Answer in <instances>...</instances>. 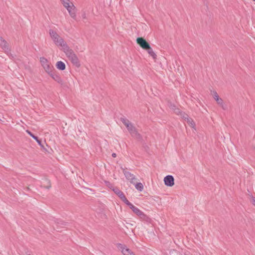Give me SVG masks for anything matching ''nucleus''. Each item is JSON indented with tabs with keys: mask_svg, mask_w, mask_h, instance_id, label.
I'll return each instance as SVG.
<instances>
[{
	"mask_svg": "<svg viewBox=\"0 0 255 255\" xmlns=\"http://www.w3.org/2000/svg\"><path fill=\"white\" fill-rule=\"evenodd\" d=\"M136 42L142 49L146 50L153 59L155 60L156 59V54L151 48L150 44L143 37H137Z\"/></svg>",
	"mask_w": 255,
	"mask_h": 255,
	"instance_id": "f257e3e1",
	"label": "nucleus"
},
{
	"mask_svg": "<svg viewBox=\"0 0 255 255\" xmlns=\"http://www.w3.org/2000/svg\"><path fill=\"white\" fill-rule=\"evenodd\" d=\"M63 6L67 9L70 15L74 19L76 18V8L70 0H60Z\"/></svg>",
	"mask_w": 255,
	"mask_h": 255,
	"instance_id": "f03ea898",
	"label": "nucleus"
},
{
	"mask_svg": "<svg viewBox=\"0 0 255 255\" xmlns=\"http://www.w3.org/2000/svg\"><path fill=\"white\" fill-rule=\"evenodd\" d=\"M49 34L50 35V37L53 40L54 43L57 46L61 47L66 43L64 39L62 38H61L56 31L52 29H50Z\"/></svg>",
	"mask_w": 255,
	"mask_h": 255,
	"instance_id": "7ed1b4c3",
	"label": "nucleus"
},
{
	"mask_svg": "<svg viewBox=\"0 0 255 255\" xmlns=\"http://www.w3.org/2000/svg\"><path fill=\"white\" fill-rule=\"evenodd\" d=\"M40 61L45 72L48 74L54 70L53 66L48 62L47 59L45 57H40Z\"/></svg>",
	"mask_w": 255,
	"mask_h": 255,
	"instance_id": "20e7f679",
	"label": "nucleus"
},
{
	"mask_svg": "<svg viewBox=\"0 0 255 255\" xmlns=\"http://www.w3.org/2000/svg\"><path fill=\"white\" fill-rule=\"evenodd\" d=\"M131 136L135 139L140 141L142 139L141 135L137 131L135 127L132 125L131 127L128 130Z\"/></svg>",
	"mask_w": 255,
	"mask_h": 255,
	"instance_id": "39448f33",
	"label": "nucleus"
},
{
	"mask_svg": "<svg viewBox=\"0 0 255 255\" xmlns=\"http://www.w3.org/2000/svg\"><path fill=\"white\" fill-rule=\"evenodd\" d=\"M121 169L123 170V173L124 174L126 179L129 180L130 183L135 184V180L136 179L135 175L127 171L126 168L121 167Z\"/></svg>",
	"mask_w": 255,
	"mask_h": 255,
	"instance_id": "423d86ee",
	"label": "nucleus"
},
{
	"mask_svg": "<svg viewBox=\"0 0 255 255\" xmlns=\"http://www.w3.org/2000/svg\"><path fill=\"white\" fill-rule=\"evenodd\" d=\"M117 247L119 250H121V252L124 255H135L130 250L127 248L124 245L118 243L117 245Z\"/></svg>",
	"mask_w": 255,
	"mask_h": 255,
	"instance_id": "0eeeda50",
	"label": "nucleus"
},
{
	"mask_svg": "<svg viewBox=\"0 0 255 255\" xmlns=\"http://www.w3.org/2000/svg\"><path fill=\"white\" fill-rule=\"evenodd\" d=\"M49 76L56 82L60 84L61 85H63L64 84V82L63 80L61 79L60 75L57 74V73L53 70L51 71V72L48 74Z\"/></svg>",
	"mask_w": 255,
	"mask_h": 255,
	"instance_id": "6e6552de",
	"label": "nucleus"
},
{
	"mask_svg": "<svg viewBox=\"0 0 255 255\" xmlns=\"http://www.w3.org/2000/svg\"><path fill=\"white\" fill-rule=\"evenodd\" d=\"M164 182L166 186L172 187L174 184V178L172 175H167L164 178Z\"/></svg>",
	"mask_w": 255,
	"mask_h": 255,
	"instance_id": "1a4fd4ad",
	"label": "nucleus"
},
{
	"mask_svg": "<svg viewBox=\"0 0 255 255\" xmlns=\"http://www.w3.org/2000/svg\"><path fill=\"white\" fill-rule=\"evenodd\" d=\"M63 52L65 53L68 58L72 56L75 53L73 50L70 48L66 42L62 46Z\"/></svg>",
	"mask_w": 255,
	"mask_h": 255,
	"instance_id": "9d476101",
	"label": "nucleus"
},
{
	"mask_svg": "<svg viewBox=\"0 0 255 255\" xmlns=\"http://www.w3.org/2000/svg\"><path fill=\"white\" fill-rule=\"evenodd\" d=\"M0 46L6 53L10 52L8 44L1 36H0Z\"/></svg>",
	"mask_w": 255,
	"mask_h": 255,
	"instance_id": "9b49d317",
	"label": "nucleus"
},
{
	"mask_svg": "<svg viewBox=\"0 0 255 255\" xmlns=\"http://www.w3.org/2000/svg\"><path fill=\"white\" fill-rule=\"evenodd\" d=\"M213 97L218 105H220L223 109L226 110V107L224 105L223 100L220 98L216 92H214Z\"/></svg>",
	"mask_w": 255,
	"mask_h": 255,
	"instance_id": "f8f14e48",
	"label": "nucleus"
},
{
	"mask_svg": "<svg viewBox=\"0 0 255 255\" xmlns=\"http://www.w3.org/2000/svg\"><path fill=\"white\" fill-rule=\"evenodd\" d=\"M68 58L71 61L72 63L74 65H75L76 67H77L78 68L80 67V66H81L80 62L79 60L78 57L77 56V55L75 54H73L72 56H70Z\"/></svg>",
	"mask_w": 255,
	"mask_h": 255,
	"instance_id": "ddd939ff",
	"label": "nucleus"
},
{
	"mask_svg": "<svg viewBox=\"0 0 255 255\" xmlns=\"http://www.w3.org/2000/svg\"><path fill=\"white\" fill-rule=\"evenodd\" d=\"M121 121L124 124V125L126 127L128 130L130 127H131L133 125L127 119L125 118H121Z\"/></svg>",
	"mask_w": 255,
	"mask_h": 255,
	"instance_id": "4468645a",
	"label": "nucleus"
},
{
	"mask_svg": "<svg viewBox=\"0 0 255 255\" xmlns=\"http://www.w3.org/2000/svg\"><path fill=\"white\" fill-rule=\"evenodd\" d=\"M113 191L114 193L118 196V197L122 199L125 195L124 193L121 191L118 187H113L112 188Z\"/></svg>",
	"mask_w": 255,
	"mask_h": 255,
	"instance_id": "2eb2a0df",
	"label": "nucleus"
},
{
	"mask_svg": "<svg viewBox=\"0 0 255 255\" xmlns=\"http://www.w3.org/2000/svg\"><path fill=\"white\" fill-rule=\"evenodd\" d=\"M56 66L58 69L61 71L65 70L66 68L65 63L61 61H58L56 64Z\"/></svg>",
	"mask_w": 255,
	"mask_h": 255,
	"instance_id": "dca6fc26",
	"label": "nucleus"
},
{
	"mask_svg": "<svg viewBox=\"0 0 255 255\" xmlns=\"http://www.w3.org/2000/svg\"><path fill=\"white\" fill-rule=\"evenodd\" d=\"M141 220L142 221H145L147 222H149L151 220L150 218L146 214H145L143 212H142L140 215L138 216Z\"/></svg>",
	"mask_w": 255,
	"mask_h": 255,
	"instance_id": "f3484780",
	"label": "nucleus"
},
{
	"mask_svg": "<svg viewBox=\"0 0 255 255\" xmlns=\"http://www.w3.org/2000/svg\"><path fill=\"white\" fill-rule=\"evenodd\" d=\"M186 121L191 127L193 128L195 127V124L192 118H189Z\"/></svg>",
	"mask_w": 255,
	"mask_h": 255,
	"instance_id": "a211bd4d",
	"label": "nucleus"
},
{
	"mask_svg": "<svg viewBox=\"0 0 255 255\" xmlns=\"http://www.w3.org/2000/svg\"><path fill=\"white\" fill-rule=\"evenodd\" d=\"M135 188L139 191H141L143 190V185H142V184L141 183H137L136 184L135 183Z\"/></svg>",
	"mask_w": 255,
	"mask_h": 255,
	"instance_id": "6ab92c4d",
	"label": "nucleus"
},
{
	"mask_svg": "<svg viewBox=\"0 0 255 255\" xmlns=\"http://www.w3.org/2000/svg\"><path fill=\"white\" fill-rule=\"evenodd\" d=\"M121 200L123 201L128 206L129 205H130L131 203L128 201V200L127 199L125 196L123 198H122Z\"/></svg>",
	"mask_w": 255,
	"mask_h": 255,
	"instance_id": "aec40b11",
	"label": "nucleus"
},
{
	"mask_svg": "<svg viewBox=\"0 0 255 255\" xmlns=\"http://www.w3.org/2000/svg\"><path fill=\"white\" fill-rule=\"evenodd\" d=\"M33 139L36 141V142L40 146H41V147H43V145L42 144V141L40 139H39L37 136H35L33 137Z\"/></svg>",
	"mask_w": 255,
	"mask_h": 255,
	"instance_id": "412c9836",
	"label": "nucleus"
},
{
	"mask_svg": "<svg viewBox=\"0 0 255 255\" xmlns=\"http://www.w3.org/2000/svg\"><path fill=\"white\" fill-rule=\"evenodd\" d=\"M133 212L137 216H139L142 211L139 210L138 208L136 207Z\"/></svg>",
	"mask_w": 255,
	"mask_h": 255,
	"instance_id": "4be33fe9",
	"label": "nucleus"
},
{
	"mask_svg": "<svg viewBox=\"0 0 255 255\" xmlns=\"http://www.w3.org/2000/svg\"><path fill=\"white\" fill-rule=\"evenodd\" d=\"M180 116L185 121H186L189 118L188 115L184 112H183Z\"/></svg>",
	"mask_w": 255,
	"mask_h": 255,
	"instance_id": "5701e85b",
	"label": "nucleus"
},
{
	"mask_svg": "<svg viewBox=\"0 0 255 255\" xmlns=\"http://www.w3.org/2000/svg\"><path fill=\"white\" fill-rule=\"evenodd\" d=\"M173 111L175 113H176V114H177L178 115H181V114L183 113V112L180 111V109H178V108H175Z\"/></svg>",
	"mask_w": 255,
	"mask_h": 255,
	"instance_id": "b1692460",
	"label": "nucleus"
},
{
	"mask_svg": "<svg viewBox=\"0 0 255 255\" xmlns=\"http://www.w3.org/2000/svg\"><path fill=\"white\" fill-rule=\"evenodd\" d=\"M168 106H169V107L171 109H172V110H174V109L176 108V107L175 106V105L174 104H173L171 103H169L168 104Z\"/></svg>",
	"mask_w": 255,
	"mask_h": 255,
	"instance_id": "393cba45",
	"label": "nucleus"
},
{
	"mask_svg": "<svg viewBox=\"0 0 255 255\" xmlns=\"http://www.w3.org/2000/svg\"><path fill=\"white\" fill-rule=\"evenodd\" d=\"M26 132L33 138L35 136L29 130H26Z\"/></svg>",
	"mask_w": 255,
	"mask_h": 255,
	"instance_id": "a878e982",
	"label": "nucleus"
},
{
	"mask_svg": "<svg viewBox=\"0 0 255 255\" xmlns=\"http://www.w3.org/2000/svg\"><path fill=\"white\" fill-rule=\"evenodd\" d=\"M128 207L132 210V211H133L134 209L136 208V207L132 205L131 203L130 204V205L128 206Z\"/></svg>",
	"mask_w": 255,
	"mask_h": 255,
	"instance_id": "bb28decb",
	"label": "nucleus"
},
{
	"mask_svg": "<svg viewBox=\"0 0 255 255\" xmlns=\"http://www.w3.org/2000/svg\"><path fill=\"white\" fill-rule=\"evenodd\" d=\"M106 184H107V185L109 188H111V189H112V187H113V188L114 187H113V185H112V184H111L109 182H106Z\"/></svg>",
	"mask_w": 255,
	"mask_h": 255,
	"instance_id": "cd10ccee",
	"label": "nucleus"
},
{
	"mask_svg": "<svg viewBox=\"0 0 255 255\" xmlns=\"http://www.w3.org/2000/svg\"><path fill=\"white\" fill-rule=\"evenodd\" d=\"M252 203L255 206V198L253 197H252Z\"/></svg>",
	"mask_w": 255,
	"mask_h": 255,
	"instance_id": "c85d7f7f",
	"label": "nucleus"
},
{
	"mask_svg": "<svg viewBox=\"0 0 255 255\" xmlns=\"http://www.w3.org/2000/svg\"><path fill=\"white\" fill-rule=\"evenodd\" d=\"M112 156L113 157H116V156H117L116 153H112Z\"/></svg>",
	"mask_w": 255,
	"mask_h": 255,
	"instance_id": "c756f323",
	"label": "nucleus"
},
{
	"mask_svg": "<svg viewBox=\"0 0 255 255\" xmlns=\"http://www.w3.org/2000/svg\"><path fill=\"white\" fill-rule=\"evenodd\" d=\"M82 17H83V18H86V14H85V13L83 14L82 15Z\"/></svg>",
	"mask_w": 255,
	"mask_h": 255,
	"instance_id": "7c9ffc66",
	"label": "nucleus"
},
{
	"mask_svg": "<svg viewBox=\"0 0 255 255\" xmlns=\"http://www.w3.org/2000/svg\"><path fill=\"white\" fill-rule=\"evenodd\" d=\"M50 187H51V185H50V184L49 186H47V187H46V188H48V189H49V188H50Z\"/></svg>",
	"mask_w": 255,
	"mask_h": 255,
	"instance_id": "2f4dec72",
	"label": "nucleus"
},
{
	"mask_svg": "<svg viewBox=\"0 0 255 255\" xmlns=\"http://www.w3.org/2000/svg\"><path fill=\"white\" fill-rule=\"evenodd\" d=\"M253 1H255V0H253Z\"/></svg>",
	"mask_w": 255,
	"mask_h": 255,
	"instance_id": "473e14b6",
	"label": "nucleus"
},
{
	"mask_svg": "<svg viewBox=\"0 0 255 255\" xmlns=\"http://www.w3.org/2000/svg\"><path fill=\"white\" fill-rule=\"evenodd\" d=\"M31 255L29 254V255Z\"/></svg>",
	"mask_w": 255,
	"mask_h": 255,
	"instance_id": "72a5a7b5",
	"label": "nucleus"
}]
</instances>
